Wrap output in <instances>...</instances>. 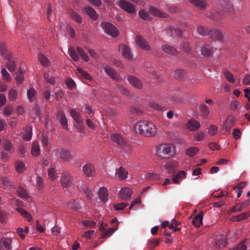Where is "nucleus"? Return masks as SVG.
Masks as SVG:
<instances>
[{"instance_id": "1", "label": "nucleus", "mask_w": 250, "mask_h": 250, "mask_svg": "<svg viewBox=\"0 0 250 250\" xmlns=\"http://www.w3.org/2000/svg\"><path fill=\"white\" fill-rule=\"evenodd\" d=\"M134 130L136 133L146 136H154L157 133L156 126L148 120H140L137 122L134 125Z\"/></svg>"}, {"instance_id": "2", "label": "nucleus", "mask_w": 250, "mask_h": 250, "mask_svg": "<svg viewBox=\"0 0 250 250\" xmlns=\"http://www.w3.org/2000/svg\"><path fill=\"white\" fill-rule=\"evenodd\" d=\"M176 153L175 146L171 144H160L156 148V154L163 159H168L173 157Z\"/></svg>"}, {"instance_id": "3", "label": "nucleus", "mask_w": 250, "mask_h": 250, "mask_svg": "<svg viewBox=\"0 0 250 250\" xmlns=\"http://www.w3.org/2000/svg\"><path fill=\"white\" fill-rule=\"evenodd\" d=\"M74 181V177L70 172L68 171H63L62 172L61 177V183L62 186L65 188H68L72 186Z\"/></svg>"}, {"instance_id": "4", "label": "nucleus", "mask_w": 250, "mask_h": 250, "mask_svg": "<svg viewBox=\"0 0 250 250\" xmlns=\"http://www.w3.org/2000/svg\"><path fill=\"white\" fill-rule=\"evenodd\" d=\"M117 4L122 9L129 14L136 13V9L135 5L126 0H120Z\"/></svg>"}, {"instance_id": "5", "label": "nucleus", "mask_w": 250, "mask_h": 250, "mask_svg": "<svg viewBox=\"0 0 250 250\" xmlns=\"http://www.w3.org/2000/svg\"><path fill=\"white\" fill-rule=\"evenodd\" d=\"M101 26L104 29L105 32L113 37H117L119 34V31L112 23L103 21Z\"/></svg>"}, {"instance_id": "6", "label": "nucleus", "mask_w": 250, "mask_h": 250, "mask_svg": "<svg viewBox=\"0 0 250 250\" xmlns=\"http://www.w3.org/2000/svg\"><path fill=\"white\" fill-rule=\"evenodd\" d=\"M227 242V239L225 236L218 235L214 238L212 242V246L215 250H219L225 248Z\"/></svg>"}, {"instance_id": "7", "label": "nucleus", "mask_w": 250, "mask_h": 250, "mask_svg": "<svg viewBox=\"0 0 250 250\" xmlns=\"http://www.w3.org/2000/svg\"><path fill=\"white\" fill-rule=\"evenodd\" d=\"M23 202H22V201L17 200V211L20 212L21 216L28 221H31L32 220V216L28 211L25 210L23 208H21V207H23Z\"/></svg>"}, {"instance_id": "8", "label": "nucleus", "mask_w": 250, "mask_h": 250, "mask_svg": "<svg viewBox=\"0 0 250 250\" xmlns=\"http://www.w3.org/2000/svg\"><path fill=\"white\" fill-rule=\"evenodd\" d=\"M136 43L140 47L145 50H150L151 47L141 35H137L135 39Z\"/></svg>"}, {"instance_id": "9", "label": "nucleus", "mask_w": 250, "mask_h": 250, "mask_svg": "<svg viewBox=\"0 0 250 250\" xmlns=\"http://www.w3.org/2000/svg\"><path fill=\"white\" fill-rule=\"evenodd\" d=\"M105 72L108 74L110 77L117 82H122V79L119 75L118 73L116 72L115 69L112 68L110 66H105L104 67Z\"/></svg>"}, {"instance_id": "10", "label": "nucleus", "mask_w": 250, "mask_h": 250, "mask_svg": "<svg viewBox=\"0 0 250 250\" xmlns=\"http://www.w3.org/2000/svg\"><path fill=\"white\" fill-rule=\"evenodd\" d=\"M225 37V34L219 29H211L210 32V38L212 40H216L222 42Z\"/></svg>"}, {"instance_id": "11", "label": "nucleus", "mask_w": 250, "mask_h": 250, "mask_svg": "<svg viewBox=\"0 0 250 250\" xmlns=\"http://www.w3.org/2000/svg\"><path fill=\"white\" fill-rule=\"evenodd\" d=\"M216 49L210 44H205L201 47V54L205 57H210L213 55Z\"/></svg>"}, {"instance_id": "12", "label": "nucleus", "mask_w": 250, "mask_h": 250, "mask_svg": "<svg viewBox=\"0 0 250 250\" xmlns=\"http://www.w3.org/2000/svg\"><path fill=\"white\" fill-rule=\"evenodd\" d=\"M127 80L129 83L136 88L142 89L143 84L141 80L137 78V77H134V76H128Z\"/></svg>"}, {"instance_id": "13", "label": "nucleus", "mask_w": 250, "mask_h": 250, "mask_svg": "<svg viewBox=\"0 0 250 250\" xmlns=\"http://www.w3.org/2000/svg\"><path fill=\"white\" fill-rule=\"evenodd\" d=\"M229 250H250V239H244L236 247Z\"/></svg>"}, {"instance_id": "14", "label": "nucleus", "mask_w": 250, "mask_h": 250, "mask_svg": "<svg viewBox=\"0 0 250 250\" xmlns=\"http://www.w3.org/2000/svg\"><path fill=\"white\" fill-rule=\"evenodd\" d=\"M119 51L122 53L125 58L128 59H132L133 56L131 54L130 49L128 46L125 44H121L119 46Z\"/></svg>"}, {"instance_id": "15", "label": "nucleus", "mask_w": 250, "mask_h": 250, "mask_svg": "<svg viewBox=\"0 0 250 250\" xmlns=\"http://www.w3.org/2000/svg\"><path fill=\"white\" fill-rule=\"evenodd\" d=\"M83 171L88 177L94 176V174H95V167L93 164H85V166L83 167Z\"/></svg>"}, {"instance_id": "16", "label": "nucleus", "mask_w": 250, "mask_h": 250, "mask_svg": "<svg viewBox=\"0 0 250 250\" xmlns=\"http://www.w3.org/2000/svg\"><path fill=\"white\" fill-rule=\"evenodd\" d=\"M57 118L58 120H59L62 127L63 128H67L68 127V122L66 117L65 116L64 113L62 111H59L57 115Z\"/></svg>"}, {"instance_id": "17", "label": "nucleus", "mask_w": 250, "mask_h": 250, "mask_svg": "<svg viewBox=\"0 0 250 250\" xmlns=\"http://www.w3.org/2000/svg\"><path fill=\"white\" fill-rule=\"evenodd\" d=\"M70 113L78 125H81L82 123L83 122V120L82 118L80 113L78 112V111H76L74 108H72V109L70 110Z\"/></svg>"}, {"instance_id": "18", "label": "nucleus", "mask_w": 250, "mask_h": 250, "mask_svg": "<svg viewBox=\"0 0 250 250\" xmlns=\"http://www.w3.org/2000/svg\"><path fill=\"white\" fill-rule=\"evenodd\" d=\"M11 241L10 238H1L0 241V249L1 250H10Z\"/></svg>"}, {"instance_id": "19", "label": "nucleus", "mask_w": 250, "mask_h": 250, "mask_svg": "<svg viewBox=\"0 0 250 250\" xmlns=\"http://www.w3.org/2000/svg\"><path fill=\"white\" fill-rule=\"evenodd\" d=\"M167 33L169 36L177 37V38H179V37L182 35L183 32L178 27H170L167 29Z\"/></svg>"}, {"instance_id": "20", "label": "nucleus", "mask_w": 250, "mask_h": 250, "mask_svg": "<svg viewBox=\"0 0 250 250\" xmlns=\"http://www.w3.org/2000/svg\"><path fill=\"white\" fill-rule=\"evenodd\" d=\"M132 194V192L129 188H123L119 192L120 197L123 200L125 199H130Z\"/></svg>"}, {"instance_id": "21", "label": "nucleus", "mask_w": 250, "mask_h": 250, "mask_svg": "<svg viewBox=\"0 0 250 250\" xmlns=\"http://www.w3.org/2000/svg\"><path fill=\"white\" fill-rule=\"evenodd\" d=\"M161 48L162 50L164 51L166 53L169 54L170 55H177L179 52L175 47L169 45V44H163Z\"/></svg>"}, {"instance_id": "22", "label": "nucleus", "mask_w": 250, "mask_h": 250, "mask_svg": "<svg viewBox=\"0 0 250 250\" xmlns=\"http://www.w3.org/2000/svg\"><path fill=\"white\" fill-rule=\"evenodd\" d=\"M128 174L127 171L125 170V168L120 167L118 169H117L115 178L119 180H125L127 178Z\"/></svg>"}, {"instance_id": "23", "label": "nucleus", "mask_w": 250, "mask_h": 250, "mask_svg": "<svg viewBox=\"0 0 250 250\" xmlns=\"http://www.w3.org/2000/svg\"><path fill=\"white\" fill-rule=\"evenodd\" d=\"M111 140L116 143L119 146H123V145L125 143V140L123 136L119 135L118 133H115L110 135Z\"/></svg>"}, {"instance_id": "24", "label": "nucleus", "mask_w": 250, "mask_h": 250, "mask_svg": "<svg viewBox=\"0 0 250 250\" xmlns=\"http://www.w3.org/2000/svg\"><path fill=\"white\" fill-rule=\"evenodd\" d=\"M250 203V199H247V200L244 201V202H242L241 203H238L235 206L233 207L231 210L232 212L234 211H241L243 208H245V207H248L249 204Z\"/></svg>"}, {"instance_id": "25", "label": "nucleus", "mask_w": 250, "mask_h": 250, "mask_svg": "<svg viewBox=\"0 0 250 250\" xmlns=\"http://www.w3.org/2000/svg\"><path fill=\"white\" fill-rule=\"evenodd\" d=\"M199 112L204 119H207L210 113V110L207 104H201L199 106Z\"/></svg>"}, {"instance_id": "26", "label": "nucleus", "mask_w": 250, "mask_h": 250, "mask_svg": "<svg viewBox=\"0 0 250 250\" xmlns=\"http://www.w3.org/2000/svg\"><path fill=\"white\" fill-rule=\"evenodd\" d=\"M204 212H200L197 215L194 216L192 223L195 227H200L203 222Z\"/></svg>"}, {"instance_id": "27", "label": "nucleus", "mask_w": 250, "mask_h": 250, "mask_svg": "<svg viewBox=\"0 0 250 250\" xmlns=\"http://www.w3.org/2000/svg\"><path fill=\"white\" fill-rule=\"evenodd\" d=\"M201 126V124L199 121L195 120H190L187 125L188 128L190 130H197Z\"/></svg>"}, {"instance_id": "28", "label": "nucleus", "mask_w": 250, "mask_h": 250, "mask_svg": "<svg viewBox=\"0 0 250 250\" xmlns=\"http://www.w3.org/2000/svg\"><path fill=\"white\" fill-rule=\"evenodd\" d=\"M21 133L22 134V138L24 140H26V141L30 140L32 135V129L31 127H26Z\"/></svg>"}, {"instance_id": "29", "label": "nucleus", "mask_w": 250, "mask_h": 250, "mask_svg": "<svg viewBox=\"0 0 250 250\" xmlns=\"http://www.w3.org/2000/svg\"><path fill=\"white\" fill-rule=\"evenodd\" d=\"M98 193L101 200L104 203L106 202L108 200V192L107 188H101L98 190Z\"/></svg>"}, {"instance_id": "30", "label": "nucleus", "mask_w": 250, "mask_h": 250, "mask_svg": "<svg viewBox=\"0 0 250 250\" xmlns=\"http://www.w3.org/2000/svg\"><path fill=\"white\" fill-rule=\"evenodd\" d=\"M84 11L93 20H97L99 17V15L93 7H86L84 9Z\"/></svg>"}, {"instance_id": "31", "label": "nucleus", "mask_w": 250, "mask_h": 250, "mask_svg": "<svg viewBox=\"0 0 250 250\" xmlns=\"http://www.w3.org/2000/svg\"><path fill=\"white\" fill-rule=\"evenodd\" d=\"M148 11L150 13L152 14V15L160 17L161 18H166L167 15V13H163V12L160 11V10H159L158 8L155 7H150Z\"/></svg>"}, {"instance_id": "32", "label": "nucleus", "mask_w": 250, "mask_h": 250, "mask_svg": "<svg viewBox=\"0 0 250 250\" xmlns=\"http://www.w3.org/2000/svg\"><path fill=\"white\" fill-rule=\"evenodd\" d=\"M210 29L208 27L205 26L199 25L198 26L197 31L200 35L203 36H207L208 35L210 38Z\"/></svg>"}, {"instance_id": "33", "label": "nucleus", "mask_w": 250, "mask_h": 250, "mask_svg": "<svg viewBox=\"0 0 250 250\" xmlns=\"http://www.w3.org/2000/svg\"><path fill=\"white\" fill-rule=\"evenodd\" d=\"M31 154L35 157L40 155L41 153V148L40 147V145L38 142L32 143V146L31 147Z\"/></svg>"}, {"instance_id": "34", "label": "nucleus", "mask_w": 250, "mask_h": 250, "mask_svg": "<svg viewBox=\"0 0 250 250\" xmlns=\"http://www.w3.org/2000/svg\"><path fill=\"white\" fill-rule=\"evenodd\" d=\"M25 69L24 67H20L19 69V73L17 74V83H22L24 80V74Z\"/></svg>"}, {"instance_id": "35", "label": "nucleus", "mask_w": 250, "mask_h": 250, "mask_svg": "<svg viewBox=\"0 0 250 250\" xmlns=\"http://www.w3.org/2000/svg\"><path fill=\"white\" fill-rule=\"evenodd\" d=\"M178 165L176 161H170L166 165V167L169 173H174L176 170Z\"/></svg>"}, {"instance_id": "36", "label": "nucleus", "mask_w": 250, "mask_h": 250, "mask_svg": "<svg viewBox=\"0 0 250 250\" xmlns=\"http://www.w3.org/2000/svg\"><path fill=\"white\" fill-rule=\"evenodd\" d=\"M234 121V118L232 115L228 116L227 117L224 125V127L226 130H229L231 128Z\"/></svg>"}, {"instance_id": "37", "label": "nucleus", "mask_w": 250, "mask_h": 250, "mask_svg": "<svg viewBox=\"0 0 250 250\" xmlns=\"http://www.w3.org/2000/svg\"><path fill=\"white\" fill-rule=\"evenodd\" d=\"M191 3L195 5L200 9H204L206 7L207 2L205 0H189Z\"/></svg>"}, {"instance_id": "38", "label": "nucleus", "mask_w": 250, "mask_h": 250, "mask_svg": "<svg viewBox=\"0 0 250 250\" xmlns=\"http://www.w3.org/2000/svg\"><path fill=\"white\" fill-rule=\"evenodd\" d=\"M19 155L20 157H25L26 154H27L28 147L27 144H22L21 146H19Z\"/></svg>"}, {"instance_id": "39", "label": "nucleus", "mask_w": 250, "mask_h": 250, "mask_svg": "<svg viewBox=\"0 0 250 250\" xmlns=\"http://www.w3.org/2000/svg\"><path fill=\"white\" fill-rule=\"evenodd\" d=\"M42 143L43 146L50 151L51 149V144L47 136L43 135L42 138Z\"/></svg>"}, {"instance_id": "40", "label": "nucleus", "mask_w": 250, "mask_h": 250, "mask_svg": "<svg viewBox=\"0 0 250 250\" xmlns=\"http://www.w3.org/2000/svg\"><path fill=\"white\" fill-rule=\"evenodd\" d=\"M38 60L40 63L44 66H49L50 62L47 57H45L44 55L40 53L38 56Z\"/></svg>"}, {"instance_id": "41", "label": "nucleus", "mask_w": 250, "mask_h": 250, "mask_svg": "<svg viewBox=\"0 0 250 250\" xmlns=\"http://www.w3.org/2000/svg\"><path fill=\"white\" fill-rule=\"evenodd\" d=\"M60 157L62 159V160H69V159L71 158V155L70 154L69 151L66 150H63V149H61L59 151Z\"/></svg>"}, {"instance_id": "42", "label": "nucleus", "mask_w": 250, "mask_h": 250, "mask_svg": "<svg viewBox=\"0 0 250 250\" xmlns=\"http://www.w3.org/2000/svg\"><path fill=\"white\" fill-rule=\"evenodd\" d=\"M186 176L185 171L182 170L178 173L176 175H174L172 177V180L174 183H179L180 179L184 178Z\"/></svg>"}, {"instance_id": "43", "label": "nucleus", "mask_w": 250, "mask_h": 250, "mask_svg": "<svg viewBox=\"0 0 250 250\" xmlns=\"http://www.w3.org/2000/svg\"><path fill=\"white\" fill-rule=\"evenodd\" d=\"M186 75V73L183 69H177L174 71V77L175 79H183Z\"/></svg>"}, {"instance_id": "44", "label": "nucleus", "mask_w": 250, "mask_h": 250, "mask_svg": "<svg viewBox=\"0 0 250 250\" xmlns=\"http://www.w3.org/2000/svg\"><path fill=\"white\" fill-rule=\"evenodd\" d=\"M26 169L25 165L23 161H17V172L23 173Z\"/></svg>"}, {"instance_id": "45", "label": "nucleus", "mask_w": 250, "mask_h": 250, "mask_svg": "<svg viewBox=\"0 0 250 250\" xmlns=\"http://www.w3.org/2000/svg\"><path fill=\"white\" fill-rule=\"evenodd\" d=\"M138 14L142 19L146 20V21H151L152 20V18L146 10H140L139 11Z\"/></svg>"}, {"instance_id": "46", "label": "nucleus", "mask_w": 250, "mask_h": 250, "mask_svg": "<svg viewBox=\"0 0 250 250\" xmlns=\"http://www.w3.org/2000/svg\"><path fill=\"white\" fill-rule=\"evenodd\" d=\"M68 54L71 57L72 59L75 61V62L79 60L80 57L79 54L77 53L76 50L73 48V47H70L69 48Z\"/></svg>"}, {"instance_id": "47", "label": "nucleus", "mask_w": 250, "mask_h": 250, "mask_svg": "<svg viewBox=\"0 0 250 250\" xmlns=\"http://www.w3.org/2000/svg\"><path fill=\"white\" fill-rule=\"evenodd\" d=\"M36 187L39 190H42L44 188V179L41 176H37L36 178Z\"/></svg>"}, {"instance_id": "48", "label": "nucleus", "mask_w": 250, "mask_h": 250, "mask_svg": "<svg viewBox=\"0 0 250 250\" xmlns=\"http://www.w3.org/2000/svg\"><path fill=\"white\" fill-rule=\"evenodd\" d=\"M2 146L3 148L7 151H11L13 149V146L11 142L8 140H6L2 143Z\"/></svg>"}, {"instance_id": "49", "label": "nucleus", "mask_w": 250, "mask_h": 250, "mask_svg": "<svg viewBox=\"0 0 250 250\" xmlns=\"http://www.w3.org/2000/svg\"><path fill=\"white\" fill-rule=\"evenodd\" d=\"M250 215V211L248 212H242V213L239 214L237 216H235L233 219L236 221H242V220L245 219Z\"/></svg>"}, {"instance_id": "50", "label": "nucleus", "mask_w": 250, "mask_h": 250, "mask_svg": "<svg viewBox=\"0 0 250 250\" xmlns=\"http://www.w3.org/2000/svg\"><path fill=\"white\" fill-rule=\"evenodd\" d=\"M118 229V227H114V225H113L112 228H110L109 229H106V230H105L104 232L103 233L102 235V238H106V237H109L110 235L112 234L116 230H117Z\"/></svg>"}, {"instance_id": "51", "label": "nucleus", "mask_w": 250, "mask_h": 250, "mask_svg": "<svg viewBox=\"0 0 250 250\" xmlns=\"http://www.w3.org/2000/svg\"><path fill=\"white\" fill-rule=\"evenodd\" d=\"M150 106L152 108L156 110H158L159 111H160V110H167V108H166L165 106H163V105H161V104H157L156 102H151L150 103Z\"/></svg>"}, {"instance_id": "52", "label": "nucleus", "mask_w": 250, "mask_h": 250, "mask_svg": "<svg viewBox=\"0 0 250 250\" xmlns=\"http://www.w3.org/2000/svg\"><path fill=\"white\" fill-rule=\"evenodd\" d=\"M17 192L20 197L26 199V200H28L30 197L25 189L23 188H21V187H20Z\"/></svg>"}, {"instance_id": "53", "label": "nucleus", "mask_w": 250, "mask_h": 250, "mask_svg": "<svg viewBox=\"0 0 250 250\" xmlns=\"http://www.w3.org/2000/svg\"><path fill=\"white\" fill-rule=\"evenodd\" d=\"M224 11L227 12L230 15L235 13V10L233 7V5L231 3H227L224 7Z\"/></svg>"}, {"instance_id": "54", "label": "nucleus", "mask_w": 250, "mask_h": 250, "mask_svg": "<svg viewBox=\"0 0 250 250\" xmlns=\"http://www.w3.org/2000/svg\"><path fill=\"white\" fill-rule=\"evenodd\" d=\"M77 71L78 73H79L81 76H83V77L85 78L86 79H88V80H92V77L88 74L86 70H83V69L81 68V67H78Z\"/></svg>"}, {"instance_id": "55", "label": "nucleus", "mask_w": 250, "mask_h": 250, "mask_svg": "<svg viewBox=\"0 0 250 250\" xmlns=\"http://www.w3.org/2000/svg\"><path fill=\"white\" fill-rule=\"evenodd\" d=\"M70 16L71 18L77 22V23H82L83 21L82 18L80 15L78 14V13H76V12L74 11H71L70 13Z\"/></svg>"}, {"instance_id": "56", "label": "nucleus", "mask_w": 250, "mask_h": 250, "mask_svg": "<svg viewBox=\"0 0 250 250\" xmlns=\"http://www.w3.org/2000/svg\"><path fill=\"white\" fill-rule=\"evenodd\" d=\"M198 150L199 148H197V147H190V148L187 149L186 154L189 155L190 157H193V156L195 155Z\"/></svg>"}, {"instance_id": "57", "label": "nucleus", "mask_w": 250, "mask_h": 250, "mask_svg": "<svg viewBox=\"0 0 250 250\" xmlns=\"http://www.w3.org/2000/svg\"><path fill=\"white\" fill-rule=\"evenodd\" d=\"M116 88L122 94L125 95V96H127V95L129 94L130 92L129 90L127 89V88H125L123 85L117 84L116 85Z\"/></svg>"}, {"instance_id": "58", "label": "nucleus", "mask_w": 250, "mask_h": 250, "mask_svg": "<svg viewBox=\"0 0 250 250\" xmlns=\"http://www.w3.org/2000/svg\"><path fill=\"white\" fill-rule=\"evenodd\" d=\"M224 74L226 79H227L229 82H231V83H234L235 79L232 73L229 72L228 70H225L224 71Z\"/></svg>"}, {"instance_id": "59", "label": "nucleus", "mask_w": 250, "mask_h": 250, "mask_svg": "<svg viewBox=\"0 0 250 250\" xmlns=\"http://www.w3.org/2000/svg\"><path fill=\"white\" fill-rule=\"evenodd\" d=\"M81 189L83 191L87 199L90 200V199H91L92 197H93V194L91 193V190L88 187L84 186Z\"/></svg>"}, {"instance_id": "60", "label": "nucleus", "mask_w": 250, "mask_h": 250, "mask_svg": "<svg viewBox=\"0 0 250 250\" xmlns=\"http://www.w3.org/2000/svg\"><path fill=\"white\" fill-rule=\"evenodd\" d=\"M77 52L80 55H81L83 60L85 62H88V61H89V57L88 55L85 53L83 49L81 48V47H77Z\"/></svg>"}, {"instance_id": "61", "label": "nucleus", "mask_w": 250, "mask_h": 250, "mask_svg": "<svg viewBox=\"0 0 250 250\" xmlns=\"http://www.w3.org/2000/svg\"><path fill=\"white\" fill-rule=\"evenodd\" d=\"M1 186L5 188H10L13 185V183L6 179H1Z\"/></svg>"}, {"instance_id": "62", "label": "nucleus", "mask_w": 250, "mask_h": 250, "mask_svg": "<svg viewBox=\"0 0 250 250\" xmlns=\"http://www.w3.org/2000/svg\"><path fill=\"white\" fill-rule=\"evenodd\" d=\"M180 46L185 51V52H187V53H191L190 44L189 42H183L182 44L180 45Z\"/></svg>"}, {"instance_id": "63", "label": "nucleus", "mask_w": 250, "mask_h": 250, "mask_svg": "<svg viewBox=\"0 0 250 250\" xmlns=\"http://www.w3.org/2000/svg\"><path fill=\"white\" fill-rule=\"evenodd\" d=\"M48 175L49 178L52 180H55L57 177V174L54 168H50L48 171Z\"/></svg>"}, {"instance_id": "64", "label": "nucleus", "mask_w": 250, "mask_h": 250, "mask_svg": "<svg viewBox=\"0 0 250 250\" xmlns=\"http://www.w3.org/2000/svg\"><path fill=\"white\" fill-rule=\"evenodd\" d=\"M68 205L69 207H71V208L75 210H78L79 208H81V205L79 202L75 200L72 201Z\"/></svg>"}]
</instances>
